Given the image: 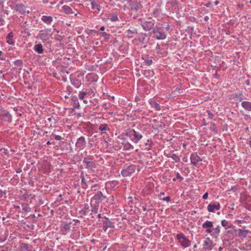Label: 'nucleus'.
Listing matches in <instances>:
<instances>
[{
    "label": "nucleus",
    "mask_w": 251,
    "mask_h": 251,
    "mask_svg": "<svg viewBox=\"0 0 251 251\" xmlns=\"http://www.w3.org/2000/svg\"><path fill=\"white\" fill-rule=\"evenodd\" d=\"M213 226V222L210 221H206L202 225V228L206 229V233L210 234L213 237L217 238L220 234V226L218 225L216 227L212 228Z\"/></svg>",
    "instance_id": "nucleus-1"
},
{
    "label": "nucleus",
    "mask_w": 251,
    "mask_h": 251,
    "mask_svg": "<svg viewBox=\"0 0 251 251\" xmlns=\"http://www.w3.org/2000/svg\"><path fill=\"white\" fill-rule=\"evenodd\" d=\"M94 157L92 155H87L85 157L83 160V163L86 165V168L89 170H92L96 168L97 163L93 160Z\"/></svg>",
    "instance_id": "nucleus-2"
},
{
    "label": "nucleus",
    "mask_w": 251,
    "mask_h": 251,
    "mask_svg": "<svg viewBox=\"0 0 251 251\" xmlns=\"http://www.w3.org/2000/svg\"><path fill=\"white\" fill-rule=\"evenodd\" d=\"M177 240L179 241L180 245L184 248H187L190 246V240L184 235L183 233H179L176 236Z\"/></svg>",
    "instance_id": "nucleus-3"
},
{
    "label": "nucleus",
    "mask_w": 251,
    "mask_h": 251,
    "mask_svg": "<svg viewBox=\"0 0 251 251\" xmlns=\"http://www.w3.org/2000/svg\"><path fill=\"white\" fill-rule=\"evenodd\" d=\"M126 135L131 138L132 141L135 143H138L139 141L143 138L142 135L139 132L135 131L134 129L130 130L128 133H126Z\"/></svg>",
    "instance_id": "nucleus-4"
},
{
    "label": "nucleus",
    "mask_w": 251,
    "mask_h": 251,
    "mask_svg": "<svg viewBox=\"0 0 251 251\" xmlns=\"http://www.w3.org/2000/svg\"><path fill=\"white\" fill-rule=\"evenodd\" d=\"M0 121L10 123L12 121V116L7 110L0 109Z\"/></svg>",
    "instance_id": "nucleus-5"
},
{
    "label": "nucleus",
    "mask_w": 251,
    "mask_h": 251,
    "mask_svg": "<svg viewBox=\"0 0 251 251\" xmlns=\"http://www.w3.org/2000/svg\"><path fill=\"white\" fill-rule=\"evenodd\" d=\"M135 169L136 166L133 164L125 166L121 171V175L123 177L130 176L135 172Z\"/></svg>",
    "instance_id": "nucleus-6"
},
{
    "label": "nucleus",
    "mask_w": 251,
    "mask_h": 251,
    "mask_svg": "<svg viewBox=\"0 0 251 251\" xmlns=\"http://www.w3.org/2000/svg\"><path fill=\"white\" fill-rule=\"evenodd\" d=\"M141 25L144 30L146 31H151L155 29L154 23L152 20L142 21Z\"/></svg>",
    "instance_id": "nucleus-7"
},
{
    "label": "nucleus",
    "mask_w": 251,
    "mask_h": 251,
    "mask_svg": "<svg viewBox=\"0 0 251 251\" xmlns=\"http://www.w3.org/2000/svg\"><path fill=\"white\" fill-rule=\"evenodd\" d=\"M152 33L154 35V37L158 40H164L166 38V34L160 31V28L157 26H155V28L153 30Z\"/></svg>",
    "instance_id": "nucleus-8"
},
{
    "label": "nucleus",
    "mask_w": 251,
    "mask_h": 251,
    "mask_svg": "<svg viewBox=\"0 0 251 251\" xmlns=\"http://www.w3.org/2000/svg\"><path fill=\"white\" fill-rule=\"evenodd\" d=\"M51 34V30L50 29H46L40 31L39 36L42 40H46L50 37Z\"/></svg>",
    "instance_id": "nucleus-9"
},
{
    "label": "nucleus",
    "mask_w": 251,
    "mask_h": 251,
    "mask_svg": "<svg viewBox=\"0 0 251 251\" xmlns=\"http://www.w3.org/2000/svg\"><path fill=\"white\" fill-rule=\"evenodd\" d=\"M91 213L90 215H91V218H93L94 216H93V214H97L98 212V209L100 206V204L99 202L97 201H93V200H91Z\"/></svg>",
    "instance_id": "nucleus-10"
},
{
    "label": "nucleus",
    "mask_w": 251,
    "mask_h": 251,
    "mask_svg": "<svg viewBox=\"0 0 251 251\" xmlns=\"http://www.w3.org/2000/svg\"><path fill=\"white\" fill-rule=\"evenodd\" d=\"M86 144V140L84 137L81 136L77 139L75 143V147L79 150L83 149Z\"/></svg>",
    "instance_id": "nucleus-11"
},
{
    "label": "nucleus",
    "mask_w": 251,
    "mask_h": 251,
    "mask_svg": "<svg viewBox=\"0 0 251 251\" xmlns=\"http://www.w3.org/2000/svg\"><path fill=\"white\" fill-rule=\"evenodd\" d=\"M203 246V250L205 251H211L213 249L215 245L213 244V242L209 238H207L206 240L204 241Z\"/></svg>",
    "instance_id": "nucleus-12"
},
{
    "label": "nucleus",
    "mask_w": 251,
    "mask_h": 251,
    "mask_svg": "<svg viewBox=\"0 0 251 251\" xmlns=\"http://www.w3.org/2000/svg\"><path fill=\"white\" fill-rule=\"evenodd\" d=\"M190 160L191 164L195 166H197L198 163L202 160L197 153H192L190 157Z\"/></svg>",
    "instance_id": "nucleus-13"
},
{
    "label": "nucleus",
    "mask_w": 251,
    "mask_h": 251,
    "mask_svg": "<svg viewBox=\"0 0 251 251\" xmlns=\"http://www.w3.org/2000/svg\"><path fill=\"white\" fill-rule=\"evenodd\" d=\"M104 198L105 197L103 195L101 191H100L93 196L91 200H93V201H97L100 203V201H102Z\"/></svg>",
    "instance_id": "nucleus-14"
},
{
    "label": "nucleus",
    "mask_w": 251,
    "mask_h": 251,
    "mask_svg": "<svg viewBox=\"0 0 251 251\" xmlns=\"http://www.w3.org/2000/svg\"><path fill=\"white\" fill-rule=\"evenodd\" d=\"M32 246L26 243H21L19 247V251H31Z\"/></svg>",
    "instance_id": "nucleus-15"
},
{
    "label": "nucleus",
    "mask_w": 251,
    "mask_h": 251,
    "mask_svg": "<svg viewBox=\"0 0 251 251\" xmlns=\"http://www.w3.org/2000/svg\"><path fill=\"white\" fill-rule=\"evenodd\" d=\"M220 209V203L217 202L216 204H209L207 206V210L209 212H214V210H219Z\"/></svg>",
    "instance_id": "nucleus-16"
},
{
    "label": "nucleus",
    "mask_w": 251,
    "mask_h": 251,
    "mask_svg": "<svg viewBox=\"0 0 251 251\" xmlns=\"http://www.w3.org/2000/svg\"><path fill=\"white\" fill-rule=\"evenodd\" d=\"M149 102L150 104L151 107L155 109L156 111H160L161 110L160 105L155 101L153 99H150Z\"/></svg>",
    "instance_id": "nucleus-17"
},
{
    "label": "nucleus",
    "mask_w": 251,
    "mask_h": 251,
    "mask_svg": "<svg viewBox=\"0 0 251 251\" xmlns=\"http://www.w3.org/2000/svg\"><path fill=\"white\" fill-rule=\"evenodd\" d=\"M15 9L19 12L20 13L23 14L25 12V7L23 4H18L15 6Z\"/></svg>",
    "instance_id": "nucleus-18"
},
{
    "label": "nucleus",
    "mask_w": 251,
    "mask_h": 251,
    "mask_svg": "<svg viewBox=\"0 0 251 251\" xmlns=\"http://www.w3.org/2000/svg\"><path fill=\"white\" fill-rule=\"evenodd\" d=\"M119 184V182L117 180H113L107 181L106 183V186L110 188L111 189H114L116 186Z\"/></svg>",
    "instance_id": "nucleus-19"
},
{
    "label": "nucleus",
    "mask_w": 251,
    "mask_h": 251,
    "mask_svg": "<svg viewBox=\"0 0 251 251\" xmlns=\"http://www.w3.org/2000/svg\"><path fill=\"white\" fill-rule=\"evenodd\" d=\"M238 232V236L240 237L245 238L247 237L248 233H249L248 230H244L241 228H239L237 230Z\"/></svg>",
    "instance_id": "nucleus-20"
},
{
    "label": "nucleus",
    "mask_w": 251,
    "mask_h": 251,
    "mask_svg": "<svg viewBox=\"0 0 251 251\" xmlns=\"http://www.w3.org/2000/svg\"><path fill=\"white\" fill-rule=\"evenodd\" d=\"M241 105L245 110L251 111V102L243 101L241 103Z\"/></svg>",
    "instance_id": "nucleus-21"
},
{
    "label": "nucleus",
    "mask_w": 251,
    "mask_h": 251,
    "mask_svg": "<svg viewBox=\"0 0 251 251\" xmlns=\"http://www.w3.org/2000/svg\"><path fill=\"white\" fill-rule=\"evenodd\" d=\"M90 210L89 209V206L88 204H85L82 210H80L79 213L81 215L85 216L87 215L90 212Z\"/></svg>",
    "instance_id": "nucleus-22"
},
{
    "label": "nucleus",
    "mask_w": 251,
    "mask_h": 251,
    "mask_svg": "<svg viewBox=\"0 0 251 251\" xmlns=\"http://www.w3.org/2000/svg\"><path fill=\"white\" fill-rule=\"evenodd\" d=\"M13 33L12 32H9L6 36L7 43L11 45H14V42L13 40Z\"/></svg>",
    "instance_id": "nucleus-23"
},
{
    "label": "nucleus",
    "mask_w": 251,
    "mask_h": 251,
    "mask_svg": "<svg viewBox=\"0 0 251 251\" xmlns=\"http://www.w3.org/2000/svg\"><path fill=\"white\" fill-rule=\"evenodd\" d=\"M41 20L47 24L50 25L52 22L53 18L50 16H43Z\"/></svg>",
    "instance_id": "nucleus-24"
},
{
    "label": "nucleus",
    "mask_w": 251,
    "mask_h": 251,
    "mask_svg": "<svg viewBox=\"0 0 251 251\" xmlns=\"http://www.w3.org/2000/svg\"><path fill=\"white\" fill-rule=\"evenodd\" d=\"M125 33L126 34V35L128 38H131L133 37V35L134 34H137V30L135 29H133L132 30L128 29V30H126Z\"/></svg>",
    "instance_id": "nucleus-25"
},
{
    "label": "nucleus",
    "mask_w": 251,
    "mask_h": 251,
    "mask_svg": "<svg viewBox=\"0 0 251 251\" xmlns=\"http://www.w3.org/2000/svg\"><path fill=\"white\" fill-rule=\"evenodd\" d=\"M131 8L132 10L138 11L141 8V4L137 1H133L130 4Z\"/></svg>",
    "instance_id": "nucleus-26"
},
{
    "label": "nucleus",
    "mask_w": 251,
    "mask_h": 251,
    "mask_svg": "<svg viewBox=\"0 0 251 251\" xmlns=\"http://www.w3.org/2000/svg\"><path fill=\"white\" fill-rule=\"evenodd\" d=\"M167 156L172 158L176 162H179L180 161V157L175 153H170L167 155Z\"/></svg>",
    "instance_id": "nucleus-27"
},
{
    "label": "nucleus",
    "mask_w": 251,
    "mask_h": 251,
    "mask_svg": "<svg viewBox=\"0 0 251 251\" xmlns=\"http://www.w3.org/2000/svg\"><path fill=\"white\" fill-rule=\"evenodd\" d=\"M71 100L73 102L74 108L78 109L79 108L80 105L78 101V99L76 96H73L71 98Z\"/></svg>",
    "instance_id": "nucleus-28"
},
{
    "label": "nucleus",
    "mask_w": 251,
    "mask_h": 251,
    "mask_svg": "<svg viewBox=\"0 0 251 251\" xmlns=\"http://www.w3.org/2000/svg\"><path fill=\"white\" fill-rule=\"evenodd\" d=\"M71 82L72 84L76 88H79L82 84L81 81L75 78L72 79Z\"/></svg>",
    "instance_id": "nucleus-29"
},
{
    "label": "nucleus",
    "mask_w": 251,
    "mask_h": 251,
    "mask_svg": "<svg viewBox=\"0 0 251 251\" xmlns=\"http://www.w3.org/2000/svg\"><path fill=\"white\" fill-rule=\"evenodd\" d=\"M105 220L102 221L103 225H105V226L108 227L114 228L115 227L114 223L111 222L108 218L105 217Z\"/></svg>",
    "instance_id": "nucleus-30"
},
{
    "label": "nucleus",
    "mask_w": 251,
    "mask_h": 251,
    "mask_svg": "<svg viewBox=\"0 0 251 251\" xmlns=\"http://www.w3.org/2000/svg\"><path fill=\"white\" fill-rule=\"evenodd\" d=\"M34 49L38 53H42L43 52V46L41 44H38L34 46Z\"/></svg>",
    "instance_id": "nucleus-31"
},
{
    "label": "nucleus",
    "mask_w": 251,
    "mask_h": 251,
    "mask_svg": "<svg viewBox=\"0 0 251 251\" xmlns=\"http://www.w3.org/2000/svg\"><path fill=\"white\" fill-rule=\"evenodd\" d=\"M62 11L66 14H69L73 13L72 8L68 5H64L62 7Z\"/></svg>",
    "instance_id": "nucleus-32"
},
{
    "label": "nucleus",
    "mask_w": 251,
    "mask_h": 251,
    "mask_svg": "<svg viewBox=\"0 0 251 251\" xmlns=\"http://www.w3.org/2000/svg\"><path fill=\"white\" fill-rule=\"evenodd\" d=\"M91 6H92V9H97L99 11L100 10V5L99 4H98L95 0H92L91 1Z\"/></svg>",
    "instance_id": "nucleus-33"
},
{
    "label": "nucleus",
    "mask_w": 251,
    "mask_h": 251,
    "mask_svg": "<svg viewBox=\"0 0 251 251\" xmlns=\"http://www.w3.org/2000/svg\"><path fill=\"white\" fill-rule=\"evenodd\" d=\"M99 129L101 131L105 132L106 131L109 130V128L107 124H101L99 126Z\"/></svg>",
    "instance_id": "nucleus-34"
},
{
    "label": "nucleus",
    "mask_w": 251,
    "mask_h": 251,
    "mask_svg": "<svg viewBox=\"0 0 251 251\" xmlns=\"http://www.w3.org/2000/svg\"><path fill=\"white\" fill-rule=\"evenodd\" d=\"M81 184L82 188L86 189L88 187V185L84 176H81Z\"/></svg>",
    "instance_id": "nucleus-35"
},
{
    "label": "nucleus",
    "mask_w": 251,
    "mask_h": 251,
    "mask_svg": "<svg viewBox=\"0 0 251 251\" xmlns=\"http://www.w3.org/2000/svg\"><path fill=\"white\" fill-rule=\"evenodd\" d=\"M87 94V93L80 91L79 93L78 97L80 100H82L84 99L85 96H86Z\"/></svg>",
    "instance_id": "nucleus-36"
},
{
    "label": "nucleus",
    "mask_w": 251,
    "mask_h": 251,
    "mask_svg": "<svg viewBox=\"0 0 251 251\" xmlns=\"http://www.w3.org/2000/svg\"><path fill=\"white\" fill-rule=\"evenodd\" d=\"M109 19L112 22H116L118 20V17L116 14H113L111 16Z\"/></svg>",
    "instance_id": "nucleus-37"
},
{
    "label": "nucleus",
    "mask_w": 251,
    "mask_h": 251,
    "mask_svg": "<svg viewBox=\"0 0 251 251\" xmlns=\"http://www.w3.org/2000/svg\"><path fill=\"white\" fill-rule=\"evenodd\" d=\"M125 147L126 148V150H133L134 149L133 146L129 143L126 144Z\"/></svg>",
    "instance_id": "nucleus-38"
},
{
    "label": "nucleus",
    "mask_w": 251,
    "mask_h": 251,
    "mask_svg": "<svg viewBox=\"0 0 251 251\" xmlns=\"http://www.w3.org/2000/svg\"><path fill=\"white\" fill-rule=\"evenodd\" d=\"M101 35L105 38V40H108L109 39L110 34H108L105 32H101Z\"/></svg>",
    "instance_id": "nucleus-39"
},
{
    "label": "nucleus",
    "mask_w": 251,
    "mask_h": 251,
    "mask_svg": "<svg viewBox=\"0 0 251 251\" xmlns=\"http://www.w3.org/2000/svg\"><path fill=\"white\" fill-rule=\"evenodd\" d=\"M100 188V185L99 184H95L91 186V189L93 191H96L98 189H99Z\"/></svg>",
    "instance_id": "nucleus-40"
},
{
    "label": "nucleus",
    "mask_w": 251,
    "mask_h": 251,
    "mask_svg": "<svg viewBox=\"0 0 251 251\" xmlns=\"http://www.w3.org/2000/svg\"><path fill=\"white\" fill-rule=\"evenodd\" d=\"M144 63H145L146 65L150 66L152 64V60L151 59H145L144 61Z\"/></svg>",
    "instance_id": "nucleus-41"
},
{
    "label": "nucleus",
    "mask_w": 251,
    "mask_h": 251,
    "mask_svg": "<svg viewBox=\"0 0 251 251\" xmlns=\"http://www.w3.org/2000/svg\"><path fill=\"white\" fill-rule=\"evenodd\" d=\"M221 225L223 226L224 227H226L227 226V225H228V222L227 221H226V220H223L222 221H221Z\"/></svg>",
    "instance_id": "nucleus-42"
},
{
    "label": "nucleus",
    "mask_w": 251,
    "mask_h": 251,
    "mask_svg": "<svg viewBox=\"0 0 251 251\" xmlns=\"http://www.w3.org/2000/svg\"><path fill=\"white\" fill-rule=\"evenodd\" d=\"M23 210L26 212H28L30 211V208L27 205L23 206Z\"/></svg>",
    "instance_id": "nucleus-43"
},
{
    "label": "nucleus",
    "mask_w": 251,
    "mask_h": 251,
    "mask_svg": "<svg viewBox=\"0 0 251 251\" xmlns=\"http://www.w3.org/2000/svg\"><path fill=\"white\" fill-rule=\"evenodd\" d=\"M244 119L245 120H246L247 121L251 120V117L250 115H247V114H244Z\"/></svg>",
    "instance_id": "nucleus-44"
},
{
    "label": "nucleus",
    "mask_w": 251,
    "mask_h": 251,
    "mask_svg": "<svg viewBox=\"0 0 251 251\" xmlns=\"http://www.w3.org/2000/svg\"><path fill=\"white\" fill-rule=\"evenodd\" d=\"M63 228L66 230H69L70 229V224H66L64 226V227Z\"/></svg>",
    "instance_id": "nucleus-45"
},
{
    "label": "nucleus",
    "mask_w": 251,
    "mask_h": 251,
    "mask_svg": "<svg viewBox=\"0 0 251 251\" xmlns=\"http://www.w3.org/2000/svg\"><path fill=\"white\" fill-rule=\"evenodd\" d=\"M176 177L177 179H179L181 180L183 179V177H182L178 173H176Z\"/></svg>",
    "instance_id": "nucleus-46"
},
{
    "label": "nucleus",
    "mask_w": 251,
    "mask_h": 251,
    "mask_svg": "<svg viewBox=\"0 0 251 251\" xmlns=\"http://www.w3.org/2000/svg\"><path fill=\"white\" fill-rule=\"evenodd\" d=\"M161 199L164 201H169L171 200V198L169 196H167L166 197L162 198Z\"/></svg>",
    "instance_id": "nucleus-47"
},
{
    "label": "nucleus",
    "mask_w": 251,
    "mask_h": 251,
    "mask_svg": "<svg viewBox=\"0 0 251 251\" xmlns=\"http://www.w3.org/2000/svg\"><path fill=\"white\" fill-rule=\"evenodd\" d=\"M3 2L0 0V12H2L3 11Z\"/></svg>",
    "instance_id": "nucleus-48"
},
{
    "label": "nucleus",
    "mask_w": 251,
    "mask_h": 251,
    "mask_svg": "<svg viewBox=\"0 0 251 251\" xmlns=\"http://www.w3.org/2000/svg\"><path fill=\"white\" fill-rule=\"evenodd\" d=\"M207 113L208 114V117L210 119H212L213 114L209 110H207Z\"/></svg>",
    "instance_id": "nucleus-49"
},
{
    "label": "nucleus",
    "mask_w": 251,
    "mask_h": 251,
    "mask_svg": "<svg viewBox=\"0 0 251 251\" xmlns=\"http://www.w3.org/2000/svg\"><path fill=\"white\" fill-rule=\"evenodd\" d=\"M15 65L20 66L22 64V62L21 60H16L14 62Z\"/></svg>",
    "instance_id": "nucleus-50"
},
{
    "label": "nucleus",
    "mask_w": 251,
    "mask_h": 251,
    "mask_svg": "<svg viewBox=\"0 0 251 251\" xmlns=\"http://www.w3.org/2000/svg\"><path fill=\"white\" fill-rule=\"evenodd\" d=\"M54 138L55 140H58V141L61 140L62 139V138L61 137V136H60L59 135H55Z\"/></svg>",
    "instance_id": "nucleus-51"
},
{
    "label": "nucleus",
    "mask_w": 251,
    "mask_h": 251,
    "mask_svg": "<svg viewBox=\"0 0 251 251\" xmlns=\"http://www.w3.org/2000/svg\"><path fill=\"white\" fill-rule=\"evenodd\" d=\"M208 196V193L206 192L203 194V195L202 196V198L204 200H206L207 199Z\"/></svg>",
    "instance_id": "nucleus-52"
},
{
    "label": "nucleus",
    "mask_w": 251,
    "mask_h": 251,
    "mask_svg": "<svg viewBox=\"0 0 251 251\" xmlns=\"http://www.w3.org/2000/svg\"><path fill=\"white\" fill-rule=\"evenodd\" d=\"M3 22H4L3 18L1 16H0V23L1 25H3Z\"/></svg>",
    "instance_id": "nucleus-53"
},
{
    "label": "nucleus",
    "mask_w": 251,
    "mask_h": 251,
    "mask_svg": "<svg viewBox=\"0 0 251 251\" xmlns=\"http://www.w3.org/2000/svg\"><path fill=\"white\" fill-rule=\"evenodd\" d=\"M108 228V227H107L106 226H105V225H103L102 228L104 231H106Z\"/></svg>",
    "instance_id": "nucleus-54"
},
{
    "label": "nucleus",
    "mask_w": 251,
    "mask_h": 251,
    "mask_svg": "<svg viewBox=\"0 0 251 251\" xmlns=\"http://www.w3.org/2000/svg\"><path fill=\"white\" fill-rule=\"evenodd\" d=\"M245 83L247 85L249 86L250 84V81L249 79H247L245 81Z\"/></svg>",
    "instance_id": "nucleus-55"
},
{
    "label": "nucleus",
    "mask_w": 251,
    "mask_h": 251,
    "mask_svg": "<svg viewBox=\"0 0 251 251\" xmlns=\"http://www.w3.org/2000/svg\"><path fill=\"white\" fill-rule=\"evenodd\" d=\"M211 2H208L207 3H206L205 4V6L207 7H210L211 6Z\"/></svg>",
    "instance_id": "nucleus-56"
},
{
    "label": "nucleus",
    "mask_w": 251,
    "mask_h": 251,
    "mask_svg": "<svg viewBox=\"0 0 251 251\" xmlns=\"http://www.w3.org/2000/svg\"><path fill=\"white\" fill-rule=\"evenodd\" d=\"M2 54V52L0 50V59L1 60H3L5 59V58H3V57H1V55Z\"/></svg>",
    "instance_id": "nucleus-57"
},
{
    "label": "nucleus",
    "mask_w": 251,
    "mask_h": 251,
    "mask_svg": "<svg viewBox=\"0 0 251 251\" xmlns=\"http://www.w3.org/2000/svg\"><path fill=\"white\" fill-rule=\"evenodd\" d=\"M16 172L17 173H20L21 172H22V170L21 169L19 168V169H18L16 170Z\"/></svg>",
    "instance_id": "nucleus-58"
},
{
    "label": "nucleus",
    "mask_w": 251,
    "mask_h": 251,
    "mask_svg": "<svg viewBox=\"0 0 251 251\" xmlns=\"http://www.w3.org/2000/svg\"><path fill=\"white\" fill-rule=\"evenodd\" d=\"M204 19L205 21H207L209 20V17L207 16L204 17Z\"/></svg>",
    "instance_id": "nucleus-59"
},
{
    "label": "nucleus",
    "mask_w": 251,
    "mask_h": 251,
    "mask_svg": "<svg viewBox=\"0 0 251 251\" xmlns=\"http://www.w3.org/2000/svg\"><path fill=\"white\" fill-rule=\"evenodd\" d=\"M43 2L45 4H46L49 2V0H43Z\"/></svg>",
    "instance_id": "nucleus-60"
},
{
    "label": "nucleus",
    "mask_w": 251,
    "mask_h": 251,
    "mask_svg": "<svg viewBox=\"0 0 251 251\" xmlns=\"http://www.w3.org/2000/svg\"><path fill=\"white\" fill-rule=\"evenodd\" d=\"M106 247H106V246H104V247H100V248H102V251H104V250H106Z\"/></svg>",
    "instance_id": "nucleus-61"
},
{
    "label": "nucleus",
    "mask_w": 251,
    "mask_h": 251,
    "mask_svg": "<svg viewBox=\"0 0 251 251\" xmlns=\"http://www.w3.org/2000/svg\"><path fill=\"white\" fill-rule=\"evenodd\" d=\"M104 29H105L104 26H102L100 27V30L101 31H103V30H104Z\"/></svg>",
    "instance_id": "nucleus-62"
},
{
    "label": "nucleus",
    "mask_w": 251,
    "mask_h": 251,
    "mask_svg": "<svg viewBox=\"0 0 251 251\" xmlns=\"http://www.w3.org/2000/svg\"><path fill=\"white\" fill-rule=\"evenodd\" d=\"M219 3V1L218 0H216L215 2H214V4L215 5H218V4Z\"/></svg>",
    "instance_id": "nucleus-63"
},
{
    "label": "nucleus",
    "mask_w": 251,
    "mask_h": 251,
    "mask_svg": "<svg viewBox=\"0 0 251 251\" xmlns=\"http://www.w3.org/2000/svg\"><path fill=\"white\" fill-rule=\"evenodd\" d=\"M83 100V101L84 102V103H85V104H87L88 103V101L86 100L85 99H83V100Z\"/></svg>",
    "instance_id": "nucleus-64"
}]
</instances>
